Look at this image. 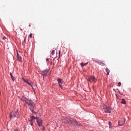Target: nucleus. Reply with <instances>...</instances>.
Masks as SVG:
<instances>
[{
	"label": "nucleus",
	"mask_w": 131,
	"mask_h": 131,
	"mask_svg": "<svg viewBox=\"0 0 131 131\" xmlns=\"http://www.w3.org/2000/svg\"><path fill=\"white\" fill-rule=\"evenodd\" d=\"M17 59L20 62H21L22 61L21 60V58L20 56H18V57H17Z\"/></svg>",
	"instance_id": "9b49d317"
},
{
	"label": "nucleus",
	"mask_w": 131,
	"mask_h": 131,
	"mask_svg": "<svg viewBox=\"0 0 131 131\" xmlns=\"http://www.w3.org/2000/svg\"><path fill=\"white\" fill-rule=\"evenodd\" d=\"M68 123L70 124H72L73 125H80V123L77 122L75 120L73 119H70L69 121H68Z\"/></svg>",
	"instance_id": "7ed1b4c3"
},
{
	"label": "nucleus",
	"mask_w": 131,
	"mask_h": 131,
	"mask_svg": "<svg viewBox=\"0 0 131 131\" xmlns=\"http://www.w3.org/2000/svg\"><path fill=\"white\" fill-rule=\"evenodd\" d=\"M25 101L26 103L28 105V107L30 110L33 113L36 114V113L34 112L33 110L34 107V104L32 101L31 100H28L26 99Z\"/></svg>",
	"instance_id": "f257e3e1"
},
{
	"label": "nucleus",
	"mask_w": 131,
	"mask_h": 131,
	"mask_svg": "<svg viewBox=\"0 0 131 131\" xmlns=\"http://www.w3.org/2000/svg\"><path fill=\"white\" fill-rule=\"evenodd\" d=\"M29 27H30V25H29Z\"/></svg>",
	"instance_id": "c85d7f7f"
},
{
	"label": "nucleus",
	"mask_w": 131,
	"mask_h": 131,
	"mask_svg": "<svg viewBox=\"0 0 131 131\" xmlns=\"http://www.w3.org/2000/svg\"><path fill=\"white\" fill-rule=\"evenodd\" d=\"M32 117L33 118V119H37V120L38 119V117L37 116L36 117H34V116H32Z\"/></svg>",
	"instance_id": "6ab92c4d"
},
{
	"label": "nucleus",
	"mask_w": 131,
	"mask_h": 131,
	"mask_svg": "<svg viewBox=\"0 0 131 131\" xmlns=\"http://www.w3.org/2000/svg\"><path fill=\"white\" fill-rule=\"evenodd\" d=\"M24 41H25V39H24Z\"/></svg>",
	"instance_id": "c756f323"
},
{
	"label": "nucleus",
	"mask_w": 131,
	"mask_h": 131,
	"mask_svg": "<svg viewBox=\"0 0 131 131\" xmlns=\"http://www.w3.org/2000/svg\"><path fill=\"white\" fill-rule=\"evenodd\" d=\"M48 70H43L41 72V74L43 77L46 76L47 75V73L48 72Z\"/></svg>",
	"instance_id": "0eeeda50"
},
{
	"label": "nucleus",
	"mask_w": 131,
	"mask_h": 131,
	"mask_svg": "<svg viewBox=\"0 0 131 131\" xmlns=\"http://www.w3.org/2000/svg\"><path fill=\"white\" fill-rule=\"evenodd\" d=\"M42 120L41 119H37V123L39 126H40L42 125Z\"/></svg>",
	"instance_id": "1a4fd4ad"
},
{
	"label": "nucleus",
	"mask_w": 131,
	"mask_h": 131,
	"mask_svg": "<svg viewBox=\"0 0 131 131\" xmlns=\"http://www.w3.org/2000/svg\"><path fill=\"white\" fill-rule=\"evenodd\" d=\"M126 121V119L125 118H124V122L123 123V124L125 123V121Z\"/></svg>",
	"instance_id": "412c9836"
},
{
	"label": "nucleus",
	"mask_w": 131,
	"mask_h": 131,
	"mask_svg": "<svg viewBox=\"0 0 131 131\" xmlns=\"http://www.w3.org/2000/svg\"><path fill=\"white\" fill-rule=\"evenodd\" d=\"M103 109L106 113H110L111 111V109L110 107H107L105 105H103Z\"/></svg>",
	"instance_id": "20e7f679"
},
{
	"label": "nucleus",
	"mask_w": 131,
	"mask_h": 131,
	"mask_svg": "<svg viewBox=\"0 0 131 131\" xmlns=\"http://www.w3.org/2000/svg\"><path fill=\"white\" fill-rule=\"evenodd\" d=\"M23 80L25 82L27 83L29 85H30L31 87H32V83H30V82H28V81L27 80H26L24 78H23Z\"/></svg>",
	"instance_id": "6e6552de"
},
{
	"label": "nucleus",
	"mask_w": 131,
	"mask_h": 131,
	"mask_svg": "<svg viewBox=\"0 0 131 131\" xmlns=\"http://www.w3.org/2000/svg\"><path fill=\"white\" fill-rule=\"evenodd\" d=\"M118 125L120 126H122L123 124V123H121L119 121H118Z\"/></svg>",
	"instance_id": "f3484780"
},
{
	"label": "nucleus",
	"mask_w": 131,
	"mask_h": 131,
	"mask_svg": "<svg viewBox=\"0 0 131 131\" xmlns=\"http://www.w3.org/2000/svg\"><path fill=\"white\" fill-rule=\"evenodd\" d=\"M32 36V34L31 33L30 35H29V37L30 38Z\"/></svg>",
	"instance_id": "b1692460"
},
{
	"label": "nucleus",
	"mask_w": 131,
	"mask_h": 131,
	"mask_svg": "<svg viewBox=\"0 0 131 131\" xmlns=\"http://www.w3.org/2000/svg\"><path fill=\"white\" fill-rule=\"evenodd\" d=\"M31 122L30 124H31V125H32L33 124L32 122Z\"/></svg>",
	"instance_id": "a878e982"
},
{
	"label": "nucleus",
	"mask_w": 131,
	"mask_h": 131,
	"mask_svg": "<svg viewBox=\"0 0 131 131\" xmlns=\"http://www.w3.org/2000/svg\"><path fill=\"white\" fill-rule=\"evenodd\" d=\"M54 50H52L51 51V54L52 56L54 55Z\"/></svg>",
	"instance_id": "a211bd4d"
},
{
	"label": "nucleus",
	"mask_w": 131,
	"mask_h": 131,
	"mask_svg": "<svg viewBox=\"0 0 131 131\" xmlns=\"http://www.w3.org/2000/svg\"><path fill=\"white\" fill-rule=\"evenodd\" d=\"M18 56H20L18 53H17V57H18Z\"/></svg>",
	"instance_id": "bb28decb"
},
{
	"label": "nucleus",
	"mask_w": 131,
	"mask_h": 131,
	"mask_svg": "<svg viewBox=\"0 0 131 131\" xmlns=\"http://www.w3.org/2000/svg\"><path fill=\"white\" fill-rule=\"evenodd\" d=\"M60 53H61V51H60V50L59 51V57H60Z\"/></svg>",
	"instance_id": "4be33fe9"
},
{
	"label": "nucleus",
	"mask_w": 131,
	"mask_h": 131,
	"mask_svg": "<svg viewBox=\"0 0 131 131\" xmlns=\"http://www.w3.org/2000/svg\"><path fill=\"white\" fill-rule=\"evenodd\" d=\"M96 80L95 79L94 77L92 76H90L88 78V81L91 82L92 81L93 82H95L96 81Z\"/></svg>",
	"instance_id": "39448f33"
},
{
	"label": "nucleus",
	"mask_w": 131,
	"mask_h": 131,
	"mask_svg": "<svg viewBox=\"0 0 131 131\" xmlns=\"http://www.w3.org/2000/svg\"><path fill=\"white\" fill-rule=\"evenodd\" d=\"M9 115V116L10 118H14L15 117H17L18 115V110L17 109L15 111H13V112H11L10 113Z\"/></svg>",
	"instance_id": "f03ea898"
},
{
	"label": "nucleus",
	"mask_w": 131,
	"mask_h": 131,
	"mask_svg": "<svg viewBox=\"0 0 131 131\" xmlns=\"http://www.w3.org/2000/svg\"><path fill=\"white\" fill-rule=\"evenodd\" d=\"M33 118L32 116H31L29 118V121L30 122H32Z\"/></svg>",
	"instance_id": "dca6fc26"
},
{
	"label": "nucleus",
	"mask_w": 131,
	"mask_h": 131,
	"mask_svg": "<svg viewBox=\"0 0 131 131\" xmlns=\"http://www.w3.org/2000/svg\"><path fill=\"white\" fill-rule=\"evenodd\" d=\"M40 127V129L43 130H44L45 129V128L42 125H40V126H39Z\"/></svg>",
	"instance_id": "ddd939ff"
},
{
	"label": "nucleus",
	"mask_w": 131,
	"mask_h": 131,
	"mask_svg": "<svg viewBox=\"0 0 131 131\" xmlns=\"http://www.w3.org/2000/svg\"><path fill=\"white\" fill-rule=\"evenodd\" d=\"M121 83L120 82H119L118 83L117 86H120L121 85Z\"/></svg>",
	"instance_id": "aec40b11"
},
{
	"label": "nucleus",
	"mask_w": 131,
	"mask_h": 131,
	"mask_svg": "<svg viewBox=\"0 0 131 131\" xmlns=\"http://www.w3.org/2000/svg\"><path fill=\"white\" fill-rule=\"evenodd\" d=\"M88 63V62H87L86 63H81V66L83 67L84 66H85Z\"/></svg>",
	"instance_id": "2eb2a0df"
},
{
	"label": "nucleus",
	"mask_w": 131,
	"mask_h": 131,
	"mask_svg": "<svg viewBox=\"0 0 131 131\" xmlns=\"http://www.w3.org/2000/svg\"><path fill=\"white\" fill-rule=\"evenodd\" d=\"M108 124H109V127H110V126L111 125V123L110 122H108Z\"/></svg>",
	"instance_id": "5701e85b"
},
{
	"label": "nucleus",
	"mask_w": 131,
	"mask_h": 131,
	"mask_svg": "<svg viewBox=\"0 0 131 131\" xmlns=\"http://www.w3.org/2000/svg\"><path fill=\"white\" fill-rule=\"evenodd\" d=\"M10 75L11 77V78L12 79V80H13V81H14L15 80V78L14 77H13V76L12 75V74L11 73H10Z\"/></svg>",
	"instance_id": "4468645a"
},
{
	"label": "nucleus",
	"mask_w": 131,
	"mask_h": 131,
	"mask_svg": "<svg viewBox=\"0 0 131 131\" xmlns=\"http://www.w3.org/2000/svg\"><path fill=\"white\" fill-rule=\"evenodd\" d=\"M15 131H18L17 130V129H16L15 130Z\"/></svg>",
	"instance_id": "cd10ccee"
},
{
	"label": "nucleus",
	"mask_w": 131,
	"mask_h": 131,
	"mask_svg": "<svg viewBox=\"0 0 131 131\" xmlns=\"http://www.w3.org/2000/svg\"><path fill=\"white\" fill-rule=\"evenodd\" d=\"M106 71L107 72V75H108L109 74L110 72V70L108 69L106 67L105 69Z\"/></svg>",
	"instance_id": "9d476101"
},
{
	"label": "nucleus",
	"mask_w": 131,
	"mask_h": 131,
	"mask_svg": "<svg viewBox=\"0 0 131 131\" xmlns=\"http://www.w3.org/2000/svg\"><path fill=\"white\" fill-rule=\"evenodd\" d=\"M6 39V38L5 37H4L3 38H2V39L4 40V39Z\"/></svg>",
	"instance_id": "393cba45"
},
{
	"label": "nucleus",
	"mask_w": 131,
	"mask_h": 131,
	"mask_svg": "<svg viewBox=\"0 0 131 131\" xmlns=\"http://www.w3.org/2000/svg\"><path fill=\"white\" fill-rule=\"evenodd\" d=\"M57 81H58L59 85L61 89H62V86L61 85L62 83L63 82V81L60 78H59L57 79Z\"/></svg>",
	"instance_id": "423d86ee"
},
{
	"label": "nucleus",
	"mask_w": 131,
	"mask_h": 131,
	"mask_svg": "<svg viewBox=\"0 0 131 131\" xmlns=\"http://www.w3.org/2000/svg\"><path fill=\"white\" fill-rule=\"evenodd\" d=\"M121 103L122 104H125L126 103V102L125 99H122Z\"/></svg>",
	"instance_id": "f8f14e48"
}]
</instances>
